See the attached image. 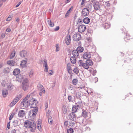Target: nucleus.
<instances>
[{"label": "nucleus", "mask_w": 133, "mask_h": 133, "mask_svg": "<svg viewBox=\"0 0 133 133\" xmlns=\"http://www.w3.org/2000/svg\"><path fill=\"white\" fill-rule=\"evenodd\" d=\"M82 66L85 69H87L89 68V66L86 62L85 63H83L82 64Z\"/></svg>", "instance_id": "7c9ffc66"}, {"label": "nucleus", "mask_w": 133, "mask_h": 133, "mask_svg": "<svg viewBox=\"0 0 133 133\" xmlns=\"http://www.w3.org/2000/svg\"><path fill=\"white\" fill-rule=\"evenodd\" d=\"M21 97V95H19L15 97L14 99L16 101H17V102L20 99Z\"/></svg>", "instance_id": "e433bc0d"}, {"label": "nucleus", "mask_w": 133, "mask_h": 133, "mask_svg": "<svg viewBox=\"0 0 133 133\" xmlns=\"http://www.w3.org/2000/svg\"><path fill=\"white\" fill-rule=\"evenodd\" d=\"M67 132L68 133H73L74 132L73 129L71 128L68 129L67 130Z\"/></svg>", "instance_id": "58836bf2"}, {"label": "nucleus", "mask_w": 133, "mask_h": 133, "mask_svg": "<svg viewBox=\"0 0 133 133\" xmlns=\"http://www.w3.org/2000/svg\"><path fill=\"white\" fill-rule=\"evenodd\" d=\"M56 51H58L59 50V47L58 44H56Z\"/></svg>", "instance_id": "3c124183"}, {"label": "nucleus", "mask_w": 133, "mask_h": 133, "mask_svg": "<svg viewBox=\"0 0 133 133\" xmlns=\"http://www.w3.org/2000/svg\"><path fill=\"white\" fill-rule=\"evenodd\" d=\"M73 71L75 73L77 74L79 72V70L77 68H75Z\"/></svg>", "instance_id": "ea45409f"}, {"label": "nucleus", "mask_w": 133, "mask_h": 133, "mask_svg": "<svg viewBox=\"0 0 133 133\" xmlns=\"http://www.w3.org/2000/svg\"><path fill=\"white\" fill-rule=\"evenodd\" d=\"M7 127L8 129L10 128V122L8 123L7 125Z\"/></svg>", "instance_id": "0e129e2a"}, {"label": "nucleus", "mask_w": 133, "mask_h": 133, "mask_svg": "<svg viewBox=\"0 0 133 133\" xmlns=\"http://www.w3.org/2000/svg\"><path fill=\"white\" fill-rule=\"evenodd\" d=\"M6 0H0V7L2 5L3 2H5Z\"/></svg>", "instance_id": "8fccbe9b"}, {"label": "nucleus", "mask_w": 133, "mask_h": 133, "mask_svg": "<svg viewBox=\"0 0 133 133\" xmlns=\"http://www.w3.org/2000/svg\"><path fill=\"white\" fill-rule=\"evenodd\" d=\"M86 8H84L82 11V15L83 16H87L89 14V7L86 6Z\"/></svg>", "instance_id": "39448f33"}, {"label": "nucleus", "mask_w": 133, "mask_h": 133, "mask_svg": "<svg viewBox=\"0 0 133 133\" xmlns=\"http://www.w3.org/2000/svg\"><path fill=\"white\" fill-rule=\"evenodd\" d=\"M59 26H57L56 27V28L54 29L55 31H57L59 29Z\"/></svg>", "instance_id": "e2e57ef3"}, {"label": "nucleus", "mask_w": 133, "mask_h": 133, "mask_svg": "<svg viewBox=\"0 0 133 133\" xmlns=\"http://www.w3.org/2000/svg\"><path fill=\"white\" fill-rule=\"evenodd\" d=\"M25 111L23 110H21L19 111L18 116L20 117H23L25 115Z\"/></svg>", "instance_id": "9b49d317"}, {"label": "nucleus", "mask_w": 133, "mask_h": 133, "mask_svg": "<svg viewBox=\"0 0 133 133\" xmlns=\"http://www.w3.org/2000/svg\"><path fill=\"white\" fill-rule=\"evenodd\" d=\"M72 53L74 57H78L79 56V53L76 50H73L72 51Z\"/></svg>", "instance_id": "2eb2a0df"}, {"label": "nucleus", "mask_w": 133, "mask_h": 133, "mask_svg": "<svg viewBox=\"0 0 133 133\" xmlns=\"http://www.w3.org/2000/svg\"><path fill=\"white\" fill-rule=\"evenodd\" d=\"M90 21L89 18L88 17H85L83 19V22L85 23L88 24Z\"/></svg>", "instance_id": "412c9836"}, {"label": "nucleus", "mask_w": 133, "mask_h": 133, "mask_svg": "<svg viewBox=\"0 0 133 133\" xmlns=\"http://www.w3.org/2000/svg\"><path fill=\"white\" fill-rule=\"evenodd\" d=\"M75 57L74 56L71 57L70 58V61L72 63L75 64L76 63V59Z\"/></svg>", "instance_id": "b1692460"}, {"label": "nucleus", "mask_w": 133, "mask_h": 133, "mask_svg": "<svg viewBox=\"0 0 133 133\" xmlns=\"http://www.w3.org/2000/svg\"><path fill=\"white\" fill-rule=\"evenodd\" d=\"M24 126L27 128H29L32 132H34L36 128L35 124L32 121H25L24 122Z\"/></svg>", "instance_id": "f257e3e1"}, {"label": "nucleus", "mask_w": 133, "mask_h": 133, "mask_svg": "<svg viewBox=\"0 0 133 133\" xmlns=\"http://www.w3.org/2000/svg\"><path fill=\"white\" fill-rule=\"evenodd\" d=\"M70 69H71V68L70 67H68V72L69 74H71V71H70Z\"/></svg>", "instance_id": "338daca9"}, {"label": "nucleus", "mask_w": 133, "mask_h": 133, "mask_svg": "<svg viewBox=\"0 0 133 133\" xmlns=\"http://www.w3.org/2000/svg\"><path fill=\"white\" fill-rule=\"evenodd\" d=\"M82 23V21L81 19L80 18H79L78 19V22H77V24H78V23Z\"/></svg>", "instance_id": "864d4df0"}, {"label": "nucleus", "mask_w": 133, "mask_h": 133, "mask_svg": "<svg viewBox=\"0 0 133 133\" xmlns=\"http://www.w3.org/2000/svg\"><path fill=\"white\" fill-rule=\"evenodd\" d=\"M11 19V16L9 15L8 18L6 19V21H10Z\"/></svg>", "instance_id": "4d7b16f0"}, {"label": "nucleus", "mask_w": 133, "mask_h": 133, "mask_svg": "<svg viewBox=\"0 0 133 133\" xmlns=\"http://www.w3.org/2000/svg\"><path fill=\"white\" fill-rule=\"evenodd\" d=\"M29 101L26 100L25 99H23L21 103V105H23V107L25 108H27L29 106Z\"/></svg>", "instance_id": "0eeeda50"}, {"label": "nucleus", "mask_w": 133, "mask_h": 133, "mask_svg": "<svg viewBox=\"0 0 133 133\" xmlns=\"http://www.w3.org/2000/svg\"><path fill=\"white\" fill-rule=\"evenodd\" d=\"M4 73H8L9 71V68L7 67L5 68L4 70Z\"/></svg>", "instance_id": "79ce46f5"}, {"label": "nucleus", "mask_w": 133, "mask_h": 133, "mask_svg": "<svg viewBox=\"0 0 133 133\" xmlns=\"http://www.w3.org/2000/svg\"><path fill=\"white\" fill-rule=\"evenodd\" d=\"M82 114H83V116L84 117H87L88 113L85 110L83 111L82 112Z\"/></svg>", "instance_id": "72a5a7b5"}, {"label": "nucleus", "mask_w": 133, "mask_h": 133, "mask_svg": "<svg viewBox=\"0 0 133 133\" xmlns=\"http://www.w3.org/2000/svg\"><path fill=\"white\" fill-rule=\"evenodd\" d=\"M15 62L14 61H9L7 62V64L11 66H14Z\"/></svg>", "instance_id": "5701e85b"}, {"label": "nucleus", "mask_w": 133, "mask_h": 133, "mask_svg": "<svg viewBox=\"0 0 133 133\" xmlns=\"http://www.w3.org/2000/svg\"><path fill=\"white\" fill-rule=\"evenodd\" d=\"M73 8V6H71V7L68 10L67 12L69 14L72 10Z\"/></svg>", "instance_id": "603ef678"}, {"label": "nucleus", "mask_w": 133, "mask_h": 133, "mask_svg": "<svg viewBox=\"0 0 133 133\" xmlns=\"http://www.w3.org/2000/svg\"><path fill=\"white\" fill-rule=\"evenodd\" d=\"M75 96L78 99H81V94L79 92H76L75 94Z\"/></svg>", "instance_id": "cd10ccee"}, {"label": "nucleus", "mask_w": 133, "mask_h": 133, "mask_svg": "<svg viewBox=\"0 0 133 133\" xmlns=\"http://www.w3.org/2000/svg\"><path fill=\"white\" fill-rule=\"evenodd\" d=\"M65 43L67 45L70 44L71 42L70 36L69 34L67 35L65 38Z\"/></svg>", "instance_id": "1a4fd4ad"}, {"label": "nucleus", "mask_w": 133, "mask_h": 133, "mask_svg": "<svg viewBox=\"0 0 133 133\" xmlns=\"http://www.w3.org/2000/svg\"><path fill=\"white\" fill-rule=\"evenodd\" d=\"M27 52L25 50H22L20 52V56L22 57H25L26 55Z\"/></svg>", "instance_id": "f3484780"}, {"label": "nucleus", "mask_w": 133, "mask_h": 133, "mask_svg": "<svg viewBox=\"0 0 133 133\" xmlns=\"http://www.w3.org/2000/svg\"><path fill=\"white\" fill-rule=\"evenodd\" d=\"M85 62H86L88 66H91L93 65V63L90 59H88Z\"/></svg>", "instance_id": "4be33fe9"}, {"label": "nucleus", "mask_w": 133, "mask_h": 133, "mask_svg": "<svg viewBox=\"0 0 133 133\" xmlns=\"http://www.w3.org/2000/svg\"><path fill=\"white\" fill-rule=\"evenodd\" d=\"M14 112H12L10 115V117L9 118V119L11 120L12 118L14 116Z\"/></svg>", "instance_id": "49530a36"}, {"label": "nucleus", "mask_w": 133, "mask_h": 133, "mask_svg": "<svg viewBox=\"0 0 133 133\" xmlns=\"http://www.w3.org/2000/svg\"><path fill=\"white\" fill-rule=\"evenodd\" d=\"M21 1L19 2L18 3V4L16 5V7L17 8L19 6V5L21 4Z\"/></svg>", "instance_id": "774afa93"}, {"label": "nucleus", "mask_w": 133, "mask_h": 133, "mask_svg": "<svg viewBox=\"0 0 133 133\" xmlns=\"http://www.w3.org/2000/svg\"><path fill=\"white\" fill-rule=\"evenodd\" d=\"M5 81H3L2 82L1 84H2V86L3 87H5Z\"/></svg>", "instance_id": "680f3d73"}, {"label": "nucleus", "mask_w": 133, "mask_h": 133, "mask_svg": "<svg viewBox=\"0 0 133 133\" xmlns=\"http://www.w3.org/2000/svg\"><path fill=\"white\" fill-rule=\"evenodd\" d=\"M2 95L3 97H5L8 94V91L7 89H3L2 90Z\"/></svg>", "instance_id": "ddd939ff"}, {"label": "nucleus", "mask_w": 133, "mask_h": 133, "mask_svg": "<svg viewBox=\"0 0 133 133\" xmlns=\"http://www.w3.org/2000/svg\"><path fill=\"white\" fill-rule=\"evenodd\" d=\"M83 58L86 59H88L91 57V55L89 52H85L83 55Z\"/></svg>", "instance_id": "4468645a"}, {"label": "nucleus", "mask_w": 133, "mask_h": 133, "mask_svg": "<svg viewBox=\"0 0 133 133\" xmlns=\"http://www.w3.org/2000/svg\"><path fill=\"white\" fill-rule=\"evenodd\" d=\"M45 93V90H43L42 91H40V92H39V94L41 96H42V95L43 94H44Z\"/></svg>", "instance_id": "a18cd8bd"}, {"label": "nucleus", "mask_w": 133, "mask_h": 133, "mask_svg": "<svg viewBox=\"0 0 133 133\" xmlns=\"http://www.w3.org/2000/svg\"><path fill=\"white\" fill-rule=\"evenodd\" d=\"M52 118L51 117H50L48 119V122L50 124H51L52 123Z\"/></svg>", "instance_id": "c03bdc74"}, {"label": "nucleus", "mask_w": 133, "mask_h": 133, "mask_svg": "<svg viewBox=\"0 0 133 133\" xmlns=\"http://www.w3.org/2000/svg\"><path fill=\"white\" fill-rule=\"evenodd\" d=\"M83 61L82 60H80L78 62V64L79 66H82V64H83Z\"/></svg>", "instance_id": "de8ad7c7"}, {"label": "nucleus", "mask_w": 133, "mask_h": 133, "mask_svg": "<svg viewBox=\"0 0 133 133\" xmlns=\"http://www.w3.org/2000/svg\"><path fill=\"white\" fill-rule=\"evenodd\" d=\"M72 99L73 97L72 96L69 95L68 96V100L69 102H72Z\"/></svg>", "instance_id": "a19ab883"}, {"label": "nucleus", "mask_w": 133, "mask_h": 133, "mask_svg": "<svg viewBox=\"0 0 133 133\" xmlns=\"http://www.w3.org/2000/svg\"><path fill=\"white\" fill-rule=\"evenodd\" d=\"M78 81L76 79H73L72 83L73 84L75 85H76L78 83Z\"/></svg>", "instance_id": "f704fd0d"}, {"label": "nucleus", "mask_w": 133, "mask_h": 133, "mask_svg": "<svg viewBox=\"0 0 133 133\" xmlns=\"http://www.w3.org/2000/svg\"><path fill=\"white\" fill-rule=\"evenodd\" d=\"M82 104V102L81 101H79L78 102L75 104V105L76 106H77L78 107V108H79L81 107V104Z\"/></svg>", "instance_id": "473e14b6"}, {"label": "nucleus", "mask_w": 133, "mask_h": 133, "mask_svg": "<svg viewBox=\"0 0 133 133\" xmlns=\"http://www.w3.org/2000/svg\"><path fill=\"white\" fill-rule=\"evenodd\" d=\"M12 124L15 127L18 125V122L17 120H15L12 122Z\"/></svg>", "instance_id": "a878e982"}, {"label": "nucleus", "mask_w": 133, "mask_h": 133, "mask_svg": "<svg viewBox=\"0 0 133 133\" xmlns=\"http://www.w3.org/2000/svg\"><path fill=\"white\" fill-rule=\"evenodd\" d=\"M94 7L95 10H99L100 8V6L99 3L96 2L94 4Z\"/></svg>", "instance_id": "f8f14e48"}, {"label": "nucleus", "mask_w": 133, "mask_h": 133, "mask_svg": "<svg viewBox=\"0 0 133 133\" xmlns=\"http://www.w3.org/2000/svg\"><path fill=\"white\" fill-rule=\"evenodd\" d=\"M68 124V121H65L64 122V125L65 127H66Z\"/></svg>", "instance_id": "052dcab7"}, {"label": "nucleus", "mask_w": 133, "mask_h": 133, "mask_svg": "<svg viewBox=\"0 0 133 133\" xmlns=\"http://www.w3.org/2000/svg\"><path fill=\"white\" fill-rule=\"evenodd\" d=\"M20 72V70L18 68L15 69L13 71V74L15 76L19 74Z\"/></svg>", "instance_id": "dca6fc26"}, {"label": "nucleus", "mask_w": 133, "mask_h": 133, "mask_svg": "<svg viewBox=\"0 0 133 133\" xmlns=\"http://www.w3.org/2000/svg\"><path fill=\"white\" fill-rule=\"evenodd\" d=\"M76 115L74 114V113L72 112L69 115V119L71 120L75 121L76 120Z\"/></svg>", "instance_id": "9d476101"}, {"label": "nucleus", "mask_w": 133, "mask_h": 133, "mask_svg": "<svg viewBox=\"0 0 133 133\" xmlns=\"http://www.w3.org/2000/svg\"><path fill=\"white\" fill-rule=\"evenodd\" d=\"M103 25L104 28L106 29L109 28L110 26V24L108 23H105Z\"/></svg>", "instance_id": "bb28decb"}, {"label": "nucleus", "mask_w": 133, "mask_h": 133, "mask_svg": "<svg viewBox=\"0 0 133 133\" xmlns=\"http://www.w3.org/2000/svg\"><path fill=\"white\" fill-rule=\"evenodd\" d=\"M48 24L51 27H53L54 26V24L51 22V20L48 19L47 21Z\"/></svg>", "instance_id": "2f4dec72"}, {"label": "nucleus", "mask_w": 133, "mask_h": 133, "mask_svg": "<svg viewBox=\"0 0 133 133\" xmlns=\"http://www.w3.org/2000/svg\"><path fill=\"white\" fill-rule=\"evenodd\" d=\"M37 88L39 91H42L43 90H45L44 87L41 84H39L37 86Z\"/></svg>", "instance_id": "a211bd4d"}, {"label": "nucleus", "mask_w": 133, "mask_h": 133, "mask_svg": "<svg viewBox=\"0 0 133 133\" xmlns=\"http://www.w3.org/2000/svg\"><path fill=\"white\" fill-rule=\"evenodd\" d=\"M76 106V105H75L72 108V112L73 113H75L77 111V109L78 108V107L77 106Z\"/></svg>", "instance_id": "aec40b11"}, {"label": "nucleus", "mask_w": 133, "mask_h": 133, "mask_svg": "<svg viewBox=\"0 0 133 133\" xmlns=\"http://www.w3.org/2000/svg\"><path fill=\"white\" fill-rule=\"evenodd\" d=\"M63 112L64 114H66L67 112V110L66 108H64L63 110Z\"/></svg>", "instance_id": "69168bd1"}, {"label": "nucleus", "mask_w": 133, "mask_h": 133, "mask_svg": "<svg viewBox=\"0 0 133 133\" xmlns=\"http://www.w3.org/2000/svg\"><path fill=\"white\" fill-rule=\"evenodd\" d=\"M33 72L32 71H31L29 73V76L31 77L33 75Z\"/></svg>", "instance_id": "5fc2aeb1"}, {"label": "nucleus", "mask_w": 133, "mask_h": 133, "mask_svg": "<svg viewBox=\"0 0 133 133\" xmlns=\"http://www.w3.org/2000/svg\"><path fill=\"white\" fill-rule=\"evenodd\" d=\"M44 67V71L46 72H47L48 71V66H46Z\"/></svg>", "instance_id": "6e6d98bb"}, {"label": "nucleus", "mask_w": 133, "mask_h": 133, "mask_svg": "<svg viewBox=\"0 0 133 133\" xmlns=\"http://www.w3.org/2000/svg\"><path fill=\"white\" fill-rule=\"evenodd\" d=\"M26 63V60H23L21 61L20 65L23 67H24L25 66Z\"/></svg>", "instance_id": "393cba45"}, {"label": "nucleus", "mask_w": 133, "mask_h": 133, "mask_svg": "<svg viewBox=\"0 0 133 133\" xmlns=\"http://www.w3.org/2000/svg\"><path fill=\"white\" fill-rule=\"evenodd\" d=\"M17 103V101H16L14 99H13L12 101L10 103V106L11 107H12L14 105Z\"/></svg>", "instance_id": "c85d7f7f"}, {"label": "nucleus", "mask_w": 133, "mask_h": 133, "mask_svg": "<svg viewBox=\"0 0 133 133\" xmlns=\"http://www.w3.org/2000/svg\"><path fill=\"white\" fill-rule=\"evenodd\" d=\"M5 35L4 33H3L2 34L1 36V38H4L5 37Z\"/></svg>", "instance_id": "13d9d810"}, {"label": "nucleus", "mask_w": 133, "mask_h": 133, "mask_svg": "<svg viewBox=\"0 0 133 133\" xmlns=\"http://www.w3.org/2000/svg\"><path fill=\"white\" fill-rule=\"evenodd\" d=\"M16 78L17 79H18V80H19L22 79L23 78V76L22 75H19L17 76Z\"/></svg>", "instance_id": "c9c22d12"}, {"label": "nucleus", "mask_w": 133, "mask_h": 133, "mask_svg": "<svg viewBox=\"0 0 133 133\" xmlns=\"http://www.w3.org/2000/svg\"><path fill=\"white\" fill-rule=\"evenodd\" d=\"M29 106L31 108H37L36 106V105L37 104V101L34 98H32L29 100Z\"/></svg>", "instance_id": "7ed1b4c3"}, {"label": "nucleus", "mask_w": 133, "mask_h": 133, "mask_svg": "<svg viewBox=\"0 0 133 133\" xmlns=\"http://www.w3.org/2000/svg\"><path fill=\"white\" fill-rule=\"evenodd\" d=\"M30 95H27V96L25 97L24 98V99H25V100L28 101H29L28 100V99L30 97Z\"/></svg>", "instance_id": "09e8293b"}, {"label": "nucleus", "mask_w": 133, "mask_h": 133, "mask_svg": "<svg viewBox=\"0 0 133 133\" xmlns=\"http://www.w3.org/2000/svg\"><path fill=\"white\" fill-rule=\"evenodd\" d=\"M76 50L79 53L82 52L84 50V49L82 47L79 46L77 47Z\"/></svg>", "instance_id": "6ab92c4d"}, {"label": "nucleus", "mask_w": 133, "mask_h": 133, "mask_svg": "<svg viewBox=\"0 0 133 133\" xmlns=\"http://www.w3.org/2000/svg\"><path fill=\"white\" fill-rule=\"evenodd\" d=\"M16 52L15 50L13 51L11 54L10 57V59H12L15 56Z\"/></svg>", "instance_id": "c756f323"}, {"label": "nucleus", "mask_w": 133, "mask_h": 133, "mask_svg": "<svg viewBox=\"0 0 133 133\" xmlns=\"http://www.w3.org/2000/svg\"><path fill=\"white\" fill-rule=\"evenodd\" d=\"M38 110V108H35L31 110L29 112V116L32 117H35L37 113Z\"/></svg>", "instance_id": "20e7f679"}, {"label": "nucleus", "mask_w": 133, "mask_h": 133, "mask_svg": "<svg viewBox=\"0 0 133 133\" xmlns=\"http://www.w3.org/2000/svg\"><path fill=\"white\" fill-rule=\"evenodd\" d=\"M11 31V29L9 28H8L6 29V31L8 32H10Z\"/></svg>", "instance_id": "bf43d9fd"}, {"label": "nucleus", "mask_w": 133, "mask_h": 133, "mask_svg": "<svg viewBox=\"0 0 133 133\" xmlns=\"http://www.w3.org/2000/svg\"><path fill=\"white\" fill-rule=\"evenodd\" d=\"M81 38V35L78 33L75 34L73 36V40L76 41H78Z\"/></svg>", "instance_id": "423d86ee"}, {"label": "nucleus", "mask_w": 133, "mask_h": 133, "mask_svg": "<svg viewBox=\"0 0 133 133\" xmlns=\"http://www.w3.org/2000/svg\"><path fill=\"white\" fill-rule=\"evenodd\" d=\"M22 86L23 89L24 91L26 90L29 87L28 80L27 78L24 79L23 81Z\"/></svg>", "instance_id": "f03ea898"}, {"label": "nucleus", "mask_w": 133, "mask_h": 133, "mask_svg": "<svg viewBox=\"0 0 133 133\" xmlns=\"http://www.w3.org/2000/svg\"><path fill=\"white\" fill-rule=\"evenodd\" d=\"M14 86L10 84L8 86L7 88L9 90H11L13 89Z\"/></svg>", "instance_id": "4c0bfd02"}, {"label": "nucleus", "mask_w": 133, "mask_h": 133, "mask_svg": "<svg viewBox=\"0 0 133 133\" xmlns=\"http://www.w3.org/2000/svg\"><path fill=\"white\" fill-rule=\"evenodd\" d=\"M79 26L78 28V31L80 33L84 32L86 29V27L84 25L81 24L78 25Z\"/></svg>", "instance_id": "6e6552de"}, {"label": "nucleus", "mask_w": 133, "mask_h": 133, "mask_svg": "<svg viewBox=\"0 0 133 133\" xmlns=\"http://www.w3.org/2000/svg\"><path fill=\"white\" fill-rule=\"evenodd\" d=\"M43 66L45 67L48 66L47 60L46 59H44L43 60Z\"/></svg>", "instance_id": "37998d69"}]
</instances>
